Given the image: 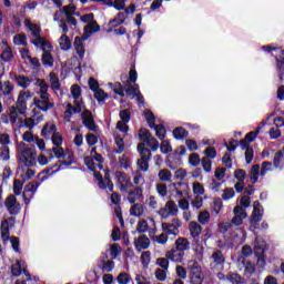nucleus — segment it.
Returning <instances> with one entry per match:
<instances>
[{"mask_svg":"<svg viewBox=\"0 0 284 284\" xmlns=\"http://www.w3.org/2000/svg\"><path fill=\"white\" fill-rule=\"evenodd\" d=\"M148 230H150V225L148 224V221L140 220L136 225V232H139V234H145Z\"/></svg>","mask_w":284,"mask_h":284,"instance_id":"52","label":"nucleus"},{"mask_svg":"<svg viewBox=\"0 0 284 284\" xmlns=\"http://www.w3.org/2000/svg\"><path fill=\"white\" fill-rule=\"evenodd\" d=\"M261 134V131H252L245 135V139L241 141V143H254L256 141V136Z\"/></svg>","mask_w":284,"mask_h":284,"instance_id":"48","label":"nucleus"},{"mask_svg":"<svg viewBox=\"0 0 284 284\" xmlns=\"http://www.w3.org/2000/svg\"><path fill=\"white\" fill-rule=\"evenodd\" d=\"M153 241L160 245H165V243H168V235L165 233H161L160 235H155Z\"/></svg>","mask_w":284,"mask_h":284,"instance_id":"64","label":"nucleus"},{"mask_svg":"<svg viewBox=\"0 0 284 284\" xmlns=\"http://www.w3.org/2000/svg\"><path fill=\"white\" fill-rule=\"evenodd\" d=\"M191 205L194 210H201V207H203V196L195 195L194 200L191 202Z\"/></svg>","mask_w":284,"mask_h":284,"instance_id":"60","label":"nucleus"},{"mask_svg":"<svg viewBox=\"0 0 284 284\" xmlns=\"http://www.w3.org/2000/svg\"><path fill=\"white\" fill-rule=\"evenodd\" d=\"M39 183L37 182H30L24 186L23 191V201L26 205L30 204V201L34 197V194H37V190H39Z\"/></svg>","mask_w":284,"mask_h":284,"instance_id":"13","label":"nucleus"},{"mask_svg":"<svg viewBox=\"0 0 284 284\" xmlns=\"http://www.w3.org/2000/svg\"><path fill=\"white\" fill-rule=\"evenodd\" d=\"M82 23H87L84 27V33L82 36L83 41H88L92 34L99 32L101 27L94 21V13L84 14L81 18Z\"/></svg>","mask_w":284,"mask_h":284,"instance_id":"7","label":"nucleus"},{"mask_svg":"<svg viewBox=\"0 0 284 284\" xmlns=\"http://www.w3.org/2000/svg\"><path fill=\"white\" fill-rule=\"evenodd\" d=\"M106 4L111 7L113 6L115 10H123L125 8V0H115L114 2H112V0H109Z\"/></svg>","mask_w":284,"mask_h":284,"instance_id":"62","label":"nucleus"},{"mask_svg":"<svg viewBox=\"0 0 284 284\" xmlns=\"http://www.w3.org/2000/svg\"><path fill=\"white\" fill-rule=\"evenodd\" d=\"M120 121H118L115 126V132H122V134H128L130 132V126H128V123H130V111L129 110H122L120 111Z\"/></svg>","mask_w":284,"mask_h":284,"instance_id":"10","label":"nucleus"},{"mask_svg":"<svg viewBox=\"0 0 284 284\" xmlns=\"http://www.w3.org/2000/svg\"><path fill=\"white\" fill-rule=\"evenodd\" d=\"M143 212H145V210L143 209V205H141V204H134L130 209L131 216H143Z\"/></svg>","mask_w":284,"mask_h":284,"instance_id":"45","label":"nucleus"},{"mask_svg":"<svg viewBox=\"0 0 284 284\" xmlns=\"http://www.w3.org/2000/svg\"><path fill=\"white\" fill-rule=\"evenodd\" d=\"M52 132H57V125L52 122H48L42 129V136H49Z\"/></svg>","mask_w":284,"mask_h":284,"instance_id":"50","label":"nucleus"},{"mask_svg":"<svg viewBox=\"0 0 284 284\" xmlns=\"http://www.w3.org/2000/svg\"><path fill=\"white\" fill-rule=\"evenodd\" d=\"M138 151L141 154V159L138 160V168L141 172H148V170H150V164L148 162L152 156V152H150V149H145L144 143L138 144Z\"/></svg>","mask_w":284,"mask_h":284,"instance_id":"8","label":"nucleus"},{"mask_svg":"<svg viewBox=\"0 0 284 284\" xmlns=\"http://www.w3.org/2000/svg\"><path fill=\"white\" fill-rule=\"evenodd\" d=\"M234 217L232 219L231 223L232 225H243V221L247 219V212H245V209L241 205H236L233 210Z\"/></svg>","mask_w":284,"mask_h":284,"instance_id":"16","label":"nucleus"},{"mask_svg":"<svg viewBox=\"0 0 284 284\" xmlns=\"http://www.w3.org/2000/svg\"><path fill=\"white\" fill-rule=\"evenodd\" d=\"M37 139L38 136L33 135V133L30 131H27L22 134V140L24 141V143H34Z\"/></svg>","mask_w":284,"mask_h":284,"instance_id":"58","label":"nucleus"},{"mask_svg":"<svg viewBox=\"0 0 284 284\" xmlns=\"http://www.w3.org/2000/svg\"><path fill=\"white\" fill-rule=\"evenodd\" d=\"M32 99V91L20 90L17 97L16 105L9 106V116L11 119V125L14 126L19 121V114L26 116L28 112V101Z\"/></svg>","mask_w":284,"mask_h":284,"instance_id":"2","label":"nucleus"},{"mask_svg":"<svg viewBox=\"0 0 284 284\" xmlns=\"http://www.w3.org/2000/svg\"><path fill=\"white\" fill-rule=\"evenodd\" d=\"M159 216L161 219H170V216H176L179 214V206L174 201H168L164 207L158 211Z\"/></svg>","mask_w":284,"mask_h":284,"instance_id":"11","label":"nucleus"},{"mask_svg":"<svg viewBox=\"0 0 284 284\" xmlns=\"http://www.w3.org/2000/svg\"><path fill=\"white\" fill-rule=\"evenodd\" d=\"M236 196V193L234 192V189L232 187H226L222 192V200L223 201H230Z\"/></svg>","mask_w":284,"mask_h":284,"instance_id":"49","label":"nucleus"},{"mask_svg":"<svg viewBox=\"0 0 284 284\" xmlns=\"http://www.w3.org/2000/svg\"><path fill=\"white\" fill-rule=\"evenodd\" d=\"M258 176H261V166L255 164L252 166L250 173L251 183H256L258 181Z\"/></svg>","mask_w":284,"mask_h":284,"instance_id":"41","label":"nucleus"},{"mask_svg":"<svg viewBox=\"0 0 284 284\" xmlns=\"http://www.w3.org/2000/svg\"><path fill=\"white\" fill-rule=\"evenodd\" d=\"M20 176H21L22 181L26 183L34 178V170L27 169L26 171H22L20 173Z\"/></svg>","mask_w":284,"mask_h":284,"instance_id":"55","label":"nucleus"},{"mask_svg":"<svg viewBox=\"0 0 284 284\" xmlns=\"http://www.w3.org/2000/svg\"><path fill=\"white\" fill-rule=\"evenodd\" d=\"M126 200L129 203H136L138 201H143V190L141 187H136L133 191L128 193Z\"/></svg>","mask_w":284,"mask_h":284,"instance_id":"25","label":"nucleus"},{"mask_svg":"<svg viewBox=\"0 0 284 284\" xmlns=\"http://www.w3.org/2000/svg\"><path fill=\"white\" fill-rule=\"evenodd\" d=\"M17 152L19 165L23 168H34L37 165V149L29 146L26 142H19Z\"/></svg>","mask_w":284,"mask_h":284,"instance_id":"4","label":"nucleus"},{"mask_svg":"<svg viewBox=\"0 0 284 284\" xmlns=\"http://www.w3.org/2000/svg\"><path fill=\"white\" fill-rule=\"evenodd\" d=\"M42 63L48 68H52V65L54 64V59L52 58V54L48 52V50H44L42 54Z\"/></svg>","mask_w":284,"mask_h":284,"instance_id":"43","label":"nucleus"},{"mask_svg":"<svg viewBox=\"0 0 284 284\" xmlns=\"http://www.w3.org/2000/svg\"><path fill=\"white\" fill-rule=\"evenodd\" d=\"M273 165L276 170H283L284 168V150L275 153Z\"/></svg>","mask_w":284,"mask_h":284,"instance_id":"32","label":"nucleus"},{"mask_svg":"<svg viewBox=\"0 0 284 284\" xmlns=\"http://www.w3.org/2000/svg\"><path fill=\"white\" fill-rule=\"evenodd\" d=\"M118 131L114 133V140H115V145L118 149L114 150L115 154H121L123 150H125V143L123 142V139L125 136V133H122V135L116 134Z\"/></svg>","mask_w":284,"mask_h":284,"instance_id":"31","label":"nucleus"},{"mask_svg":"<svg viewBox=\"0 0 284 284\" xmlns=\"http://www.w3.org/2000/svg\"><path fill=\"white\" fill-rule=\"evenodd\" d=\"M227 281H230L232 284H243V278L236 273H230L227 275Z\"/></svg>","mask_w":284,"mask_h":284,"instance_id":"57","label":"nucleus"},{"mask_svg":"<svg viewBox=\"0 0 284 284\" xmlns=\"http://www.w3.org/2000/svg\"><path fill=\"white\" fill-rule=\"evenodd\" d=\"M135 250L141 252L142 250H148L150 247V239L146 235H141L134 241Z\"/></svg>","mask_w":284,"mask_h":284,"instance_id":"24","label":"nucleus"},{"mask_svg":"<svg viewBox=\"0 0 284 284\" xmlns=\"http://www.w3.org/2000/svg\"><path fill=\"white\" fill-rule=\"evenodd\" d=\"M14 45H28V38L23 33L16 34L13 37Z\"/></svg>","mask_w":284,"mask_h":284,"instance_id":"46","label":"nucleus"},{"mask_svg":"<svg viewBox=\"0 0 284 284\" xmlns=\"http://www.w3.org/2000/svg\"><path fill=\"white\" fill-rule=\"evenodd\" d=\"M121 252H123V250L121 248V245L111 244L110 254H111L112 258H116V256H121Z\"/></svg>","mask_w":284,"mask_h":284,"instance_id":"56","label":"nucleus"},{"mask_svg":"<svg viewBox=\"0 0 284 284\" xmlns=\"http://www.w3.org/2000/svg\"><path fill=\"white\" fill-rule=\"evenodd\" d=\"M59 47L62 50H70L72 48V41L65 34H62L58 40Z\"/></svg>","mask_w":284,"mask_h":284,"instance_id":"38","label":"nucleus"},{"mask_svg":"<svg viewBox=\"0 0 284 284\" xmlns=\"http://www.w3.org/2000/svg\"><path fill=\"white\" fill-rule=\"evenodd\" d=\"M192 190L195 196H203L205 194V187L201 182H193Z\"/></svg>","mask_w":284,"mask_h":284,"instance_id":"44","label":"nucleus"},{"mask_svg":"<svg viewBox=\"0 0 284 284\" xmlns=\"http://www.w3.org/2000/svg\"><path fill=\"white\" fill-rule=\"evenodd\" d=\"M84 163L93 172V176L101 190H109V192L114 190V184L110 180V173L103 169V156L97 153V148L91 149L90 155L84 158Z\"/></svg>","mask_w":284,"mask_h":284,"instance_id":"1","label":"nucleus"},{"mask_svg":"<svg viewBox=\"0 0 284 284\" xmlns=\"http://www.w3.org/2000/svg\"><path fill=\"white\" fill-rule=\"evenodd\" d=\"M162 230L166 235L179 236V229L170 223H162Z\"/></svg>","mask_w":284,"mask_h":284,"instance_id":"36","label":"nucleus"},{"mask_svg":"<svg viewBox=\"0 0 284 284\" xmlns=\"http://www.w3.org/2000/svg\"><path fill=\"white\" fill-rule=\"evenodd\" d=\"M74 6H68L64 8V11H57L54 14V21H63L61 17H72L74 14Z\"/></svg>","mask_w":284,"mask_h":284,"instance_id":"28","label":"nucleus"},{"mask_svg":"<svg viewBox=\"0 0 284 284\" xmlns=\"http://www.w3.org/2000/svg\"><path fill=\"white\" fill-rule=\"evenodd\" d=\"M4 205L11 215H17L21 212V204L17 202V197L14 195H9L6 199Z\"/></svg>","mask_w":284,"mask_h":284,"instance_id":"14","label":"nucleus"},{"mask_svg":"<svg viewBox=\"0 0 284 284\" xmlns=\"http://www.w3.org/2000/svg\"><path fill=\"white\" fill-rule=\"evenodd\" d=\"M12 92H14V84H12V82H0V99H3V97H10Z\"/></svg>","mask_w":284,"mask_h":284,"instance_id":"22","label":"nucleus"},{"mask_svg":"<svg viewBox=\"0 0 284 284\" xmlns=\"http://www.w3.org/2000/svg\"><path fill=\"white\" fill-rule=\"evenodd\" d=\"M158 179L164 183H170L172 181V172L168 169H161L158 173Z\"/></svg>","mask_w":284,"mask_h":284,"instance_id":"39","label":"nucleus"},{"mask_svg":"<svg viewBox=\"0 0 284 284\" xmlns=\"http://www.w3.org/2000/svg\"><path fill=\"white\" fill-rule=\"evenodd\" d=\"M138 136L140 141H143V143L150 145L153 152H156V150H159V141H156L154 136L150 134V131H148V129H140Z\"/></svg>","mask_w":284,"mask_h":284,"instance_id":"12","label":"nucleus"},{"mask_svg":"<svg viewBox=\"0 0 284 284\" xmlns=\"http://www.w3.org/2000/svg\"><path fill=\"white\" fill-rule=\"evenodd\" d=\"M24 26H26V28H28L30 30L32 36L36 37V39H33L31 41L33 43V45H36V48H40V50H43V52L45 50H50V48H52L50 42L45 41V39L40 37L41 28L39 26L32 23V21H30L28 19L24 21Z\"/></svg>","mask_w":284,"mask_h":284,"instance_id":"6","label":"nucleus"},{"mask_svg":"<svg viewBox=\"0 0 284 284\" xmlns=\"http://www.w3.org/2000/svg\"><path fill=\"white\" fill-rule=\"evenodd\" d=\"M197 221L199 223H201V225H207L210 223V212L207 211L200 212L197 216Z\"/></svg>","mask_w":284,"mask_h":284,"instance_id":"54","label":"nucleus"},{"mask_svg":"<svg viewBox=\"0 0 284 284\" xmlns=\"http://www.w3.org/2000/svg\"><path fill=\"white\" fill-rule=\"evenodd\" d=\"M184 256L185 253H183V251H179V248H172L166 252V258H169V261H173V263H183Z\"/></svg>","mask_w":284,"mask_h":284,"instance_id":"21","label":"nucleus"},{"mask_svg":"<svg viewBox=\"0 0 284 284\" xmlns=\"http://www.w3.org/2000/svg\"><path fill=\"white\" fill-rule=\"evenodd\" d=\"M191 283L192 284H202L203 283V273H201V268H199V267L192 268Z\"/></svg>","mask_w":284,"mask_h":284,"instance_id":"33","label":"nucleus"},{"mask_svg":"<svg viewBox=\"0 0 284 284\" xmlns=\"http://www.w3.org/2000/svg\"><path fill=\"white\" fill-rule=\"evenodd\" d=\"M115 175L120 185V191L128 192V189L132 187V181L130 180V176L121 172H116Z\"/></svg>","mask_w":284,"mask_h":284,"instance_id":"18","label":"nucleus"},{"mask_svg":"<svg viewBox=\"0 0 284 284\" xmlns=\"http://www.w3.org/2000/svg\"><path fill=\"white\" fill-rule=\"evenodd\" d=\"M144 116L146 119L149 128H153L155 130V136H158L160 141H163L166 134L165 126H163V124H158V125L154 124V114L150 112V110L144 111Z\"/></svg>","mask_w":284,"mask_h":284,"instance_id":"9","label":"nucleus"},{"mask_svg":"<svg viewBox=\"0 0 284 284\" xmlns=\"http://www.w3.org/2000/svg\"><path fill=\"white\" fill-rule=\"evenodd\" d=\"M3 44L6 45V48L0 54V59H2L4 63H8V61H12V59L14 58V53H12V49L8 47V43L3 42Z\"/></svg>","mask_w":284,"mask_h":284,"instance_id":"34","label":"nucleus"},{"mask_svg":"<svg viewBox=\"0 0 284 284\" xmlns=\"http://www.w3.org/2000/svg\"><path fill=\"white\" fill-rule=\"evenodd\" d=\"M126 18L128 16L125 14V12H119L116 17L110 20L109 22L110 28H119V26H123V23H125Z\"/></svg>","mask_w":284,"mask_h":284,"instance_id":"29","label":"nucleus"},{"mask_svg":"<svg viewBox=\"0 0 284 284\" xmlns=\"http://www.w3.org/2000/svg\"><path fill=\"white\" fill-rule=\"evenodd\" d=\"M116 281L119 284H130V281H132V277H130V274L128 273H120L116 277Z\"/></svg>","mask_w":284,"mask_h":284,"instance_id":"59","label":"nucleus"},{"mask_svg":"<svg viewBox=\"0 0 284 284\" xmlns=\"http://www.w3.org/2000/svg\"><path fill=\"white\" fill-rule=\"evenodd\" d=\"M94 92V97L99 103L105 101L108 99V94L102 89H97Z\"/></svg>","mask_w":284,"mask_h":284,"instance_id":"61","label":"nucleus"},{"mask_svg":"<svg viewBox=\"0 0 284 284\" xmlns=\"http://www.w3.org/2000/svg\"><path fill=\"white\" fill-rule=\"evenodd\" d=\"M74 48L80 59H83V55L85 54V47H83V38L75 37Z\"/></svg>","mask_w":284,"mask_h":284,"instance_id":"35","label":"nucleus"},{"mask_svg":"<svg viewBox=\"0 0 284 284\" xmlns=\"http://www.w3.org/2000/svg\"><path fill=\"white\" fill-rule=\"evenodd\" d=\"M12 225H14V217H9L2 221L1 223V226H0L1 237L4 243L10 239V227H12Z\"/></svg>","mask_w":284,"mask_h":284,"instance_id":"17","label":"nucleus"},{"mask_svg":"<svg viewBox=\"0 0 284 284\" xmlns=\"http://www.w3.org/2000/svg\"><path fill=\"white\" fill-rule=\"evenodd\" d=\"M173 136L178 141H181V140H183V139H185L187 136V131L185 129H183V128H176L173 131Z\"/></svg>","mask_w":284,"mask_h":284,"instance_id":"51","label":"nucleus"},{"mask_svg":"<svg viewBox=\"0 0 284 284\" xmlns=\"http://www.w3.org/2000/svg\"><path fill=\"white\" fill-rule=\"evenodd\" d=\"M204 159H216V149H214V146H209L204 150Z\"/></svg>","mask_w":284,"mask_h":284,"instance_id":"63","label":"nucleus"},{"mask_svg":"<svg viewBox=\"0 0 284 284\" xmlns=\"http://www.w3.org/2000/svg\"><path fill=\"white\" fill-rule=\"evenodd\" d=\"M263 219V206H261V203L254 202L253 203V213L251 217V227L253 230H256L257 223H261Z\"/></svg>","mask_w":284,"mask_h":284,"instance_id":"15","label":"nucleus"},{"mask_svg":"<svg viewBox=\"0 0 284 284\" xmlns=\"http://www.w3.org/2000/svg\"><path fill=\"white\" fill-rule=\"evenodd\" d=\"M233 245H241V243H245V230L237 229L233 232L232 235Z\"/></svg>","mask_w":284,"mask_h":284,"instance_id":"27","label":"nucleus"},{"mask_svg":"<svg viewBox=\"0 0 284 284\" xmlns=\"http://www.w3.org/2000/svg\"><path fill=\"white\" fill-rule=\"evenodd\" d=\"M49 81L52 90H61V83H59V78H57V74L50 73Z\"/></svg>","mask_w":284,"mask_h":284,"instance_id":"47","label":"nucleus"},{"mask_svg":"<svg viewBox=\"0 0 284 284\" xmlns=\"http://www.w3.org/2000/svg\"><path fill=\"white\" fill-rule=\"evenodd\" d=\"M126 97H130L131 99L136 98L139 103H143V97L141 95V91L139 90V84L134 85H128L125 88Z\"/></svg>","mask_w":284,"mask_h":284,"instance_id":"20","label":"nucleus"},{"mask_svg":"<svg viewBox=\"0 0 284 284\" xmlns=\"http://www.w3.org/2000/svg\"><path fill=\"white\" fill-rule=\"evenodd\" d=\"M212 263L215 265H223L225 263V257L223 256V253L221 251H215L212 256Z\"/></svg>","mask_w":284,"mask_h":284,"instance_id":"42","label":"nucleus"},{"mask_svg":"<svg viewBox=\"0 0 284 284\" xmlns=\"http://www.w3.org/2000/svg\"><path fill=\"white\" fill-rule=\"evenodd\" d=\"M36 85L38 88H40L39 91V98H33V103L32 105H34L32 112L34 114V116H37V114H39V112H48V110H52V108H54V104L52 102H50V93H48V84L45 83V81L43 80H37Z\"/></svg>","mask_w":284,"mask_h":284,"instance_id":"3","label":"nucleus"},{"mask_svg":"<svg viewBox=\"0 0 284 284\" xmlns=\"http://www.w3.org/2000/svg\"><path fill=\"white\" fill-rule=\"evenodd\" d=\"M133 183H134V185H138L139 187H141V185L145 184V178L143 176V174H141V172L136 171L133 174Z\"/></svg>","mask_w":284,"mask_h":284,"instance_id":"53","label":"nucleus"},{"mask_svg":"<svg viewBox=\"0 0 284 284\" xmlns=\"http://www.w3.org/2000/svg\"><path fill=\"white\" fill-rule=\"evenodd\" d=\"M14 81L18 85V88H21L22 90H28L30 85H32V80L24 74H18L14 77Z\"/></svg>","mask_w":284,"mask_h":284,"instance_id":"23","label":"nucleus"},{"mask_svg":"<svg viewBox=\"0 0 284 284\" xmlns=\"http://www.w3.org/2000/svg\"><path fill=\"white\" fill-rule=\"evenodd\" d=\"M189 232L192 236V239H199L203 232V227L201 226V224H199V222H190L189 223Z\"/></svg>","mask_w":284,"mask_h":284,"instance_id":"26","label":"nucleus"},{"mask_svg":"<svg viewBox=\"0 0 284 284\" xmlns=\"http://www.w3.org/2000/svg\"><path fill=\"white\" fill-rule=\"evenodd\" d=\"M70 92L71 98L73 99V106L70 103L67 105V111L64 112L67 121H70L72 114H79L85 108L83 98L81 97V87H79V84H73Z\"/></svg>","mask_w":284,"mask_h":284,"instance_id":"5","label":"nucleus"},{"mask_svg":"<svg viewBox=\"0 0 284 284\" xmlns=\"http://www.w3.org/2000/svg\"><path fill=\"white\" fill-rule=\"evenodd\" d=\"M255 254H263L265 252V240L262 237H256L254 242Z\"/></svg>","mask_w":284,"mask_h":284,"instance_id":"40","label":"nucleus"},{"mask_svg":"<svg viewBox=\"0 0 284 284\" xmlns=\"http://www.w3.org/2000/svg\"><path fill=\"white\" fill-rule=\"evenodd\" d=\"M174 247L180 252L185 253L186 250H190V241L186 237H179L175 240Z\"/></svg>","mask_w":284,"mask_h":284,"instance_id":"30","label":"nucleus"},{"mask_svg":"<svg viewBox=\"0 0 284 284\" xmlns=\"http://www.w3.org/2000/svg\"><path fill=\"white\" fill-rule=\"evenodd\" d=\"M43 120V118H26L24 119V128H27V130H34L36 125H39V123H41V121Z\"/></svg>","mask_w":284,"mask_h":284,"instance_id":"37","label":"nucleus"},{"mask_svg":"<svg viewBox=\"0 0 284 284\" xmlns=\"http://www.w3.org/2000/svg\"><path fill=\"white\" fill-rule=\"evenodd\" d=\"M82 123L84 128H88V130H90L91 132H94V130H97L94 118L92 116V112H90L89 110L83 111Z\"/></svg>","mask_w":284,"mask_h":284,"instance_id":"19","label":"nucleus"}]
</instances>
